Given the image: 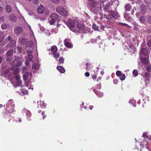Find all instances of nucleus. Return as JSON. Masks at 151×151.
Returning a JSON list of instances; mask_svg holds the SVG:
<instances>
[{
  "instance_id": "obj_31",
  "label": "nucleus",
  "mask_w": 151,
  "mask_h": 151,
  "mask_svg": "<svg viewBox=\"0 0 151 151\" xmlns=\"http://www.w3.org/2000/svg\"><path fill=\"white\" fill-rule=\"evenodd\" d=\"M124 16L125 20L129 22L131 21V18L129 16L128 14L127 13L125 14H124Z\"/></svg>"
},
{
  "instance_id": "obj_54",
  "label": "nucleus",
  "mask_w": 151,
  "mask_h": 151,
  "mask_svg": "<svg viewBox=\"0 0 151 151\" xmlns=\"http://www.w3.org/2000/svg\"><path fill=\"white\" fill-rule=\"evenodd\" d=\"M118 82V81L117 79H115L113 80V83L115 84H117Z\"/></svg>"
},
{
  "instance_id": "obj_23",
  "label": "nucleus",
  "mask_w": 151,
  "mask_h": 151,
  "mask_svg": "<svg viewBox=\"0 0 151 151\" xmlns=\"http://www.w3.org/2000/svg\"><path fill=\"white\" fill-rule=\"evenodd\" d=\"M57 68V70L61 73H63L65 72L64 68L61 66H58Z\"/></svg>"
},
{
  "instance_id": "obj_43",
  "label": "nucleus",
  "mask_w": 151,
  "mask_h": 151,
  "mask_svg": "<svg viewBox=\"0 0 151 151\" xmlns=\"http://www.w3.org/2000/svg\"><path fill=\"white\" fill-rule=\"evenodd\" d=\"M40 102V106L41 108H43V106L45 107L46 105V104L43 102H43H42L41 101Z\"/></svg>"
},
{
  "instance_id": "obj_27",
  "label": "nucleus",
  "mask_w": 151,
  "mask_h": 151,
  "mask_svg": "<svg viewBox=\"0 0 151 151\" xmlns=\"http://www.w3.org/2000/svg\"><path fill=\"white\" fill-rule=\"evenodd\" d=\"M86 70H91L92 68L91 67V65L88 62L86 63Z\"/></svg>"
},
{
  "instance_id": "obj_10",
  "label": "nucleus",
  "mask_w": 151,
  "mask_h": 151,
  "mask_svg": "<svg viewBox=\"0 0 151 151\" xmlns=\"http://www.w3.org/2000/svg\"><path fill=\"white\" fill-rule=\"evenodd\" d=\"M64 44L65 46L70 48L73 47L72 44L70 42V40L68 39H65L64 41Z\"/></svg>"
},
{
  "instance_id": "obj_21",
  "label": "nucleus",
  "mask_w": 151,
  "mask_h": 151,
  "mask_svg": "<svg viewBox=\"0 0 151 151\" xmlns=\"http://www.w3.org/2000/svg\"><path fill=\"white\" fill-rule=\"evenodd\" d=\"M93 91L99 97H101L103 96V93H102L98 91L95 89H93Z\"/></svg>"
},
{
  "instance_id": "obj_8",
  "label": "nucleus",
  "mask_w": 151,
  "mask_h": 151,
  "mask_svg": "<svg viewBox=\"0 0 151 151\" xmlns=\"http://www.w3.org/2000/svg\"><path fill=\"white\" fill-rule=\"evenodd\" d=\"M15 78L16 79V83L15 86L14 85V84L12 83V84L15 87L17 86L21 87L22 86V82L20 80V76L19 75H16L15 76Z\"/></svg>"
},
{
  "instance_id": "obj_25",
  "label": "nucleus",
  "mask_w": 151,
  "mask_h": 151,
  "mask_svg": "<svg viewBox=\"0 0 151 151\" xmlns=\"http://www.w3.org/2000/svg\"><path fill=\"white\" fill-rule=\"evenodd\" d=\"M33 69L35 70H37L39 69V65L38 64L36 63H34L32 66Z\"/></svg>"
},
{
  "instance_id": "obj_30",
  "label": "nucleus",
  "mask_w": 151,
  "mask_h": 151,
  "mask_svg": "<svg viewBox=\"0 0 151 151\" xmlns=\"http://www.w3.org/2000/svg\"><path fill=\"white\" fill-rule=\"evenodd\" d=\"M58 48L55 45L52 46L51 47V51L52 52H56L57 51Z\"/></svg>"
},
{
  "instance_id": "obj_28",
  "label": "nucleus",
  "mask_w": 151,
  "mask_h": 151,
  "mask_svg": "<svg viewBox=\"0 0 151 151\" xmlns=\"http://www.w3.org/2000/svg\"><path fill=\"white\" fill-rule=\"evenodd\" d=\"M125 7L126 11H130L132 8L131 7L130 4H126Z\"/></svg>"
},
{
  "instance_id": "obj_22",
  "label": "nucleus",
  "mask_w": 151,
  "mask_h": 151,
  "mask_svg": "<svg viewBox=\"0 0 151 151\" xmlns=\"http://www.w3.org/2000/svg\"><path fill=\"white\" fill-rule=\"evenodd\" d=\"M23 112L25 113L26 114V115L27 117H29L31 115V113L30 112L26 109L25 108H24L23 110Z\"/></svg>"
},
{
  "instance_id": "obj_1",
  "label": "nucleus",
  "mask_w": 151,
  "mask_h": 151,
  "mask_svg": "<svg viewBox=\"0 0 151 151\" xmlns=\"http://www.w3.org/2000/svg\"><path fill=\"white\" fill-rule=\"evenodd\" d=\"M66 24L70 29L75 32L83 33L86 32L85 26L79 24L76 20L68 19Z\"/></svg>"
},
{
  "instance_id": "obj_5",
  "label": "nucleus",
  "mask_w": 151,
  "mask_h": 151,
  "mask_svg": "<svg viewBox=\"0 0 151 151\" xmlns=\"http://www.w3.org/2000/svg\"><path fill=\"white\" fill-rule=\"evenodd\" d=\"M26 49L27 50V54L32 53L33 47V42L32 41H30L27 42Z\"/></svg>"
},
{
  "instance_id": "obj_35",
  "label": "nucleus",
  "mask_w": 151,
  "mask_h": 151,
  "mask_svg": "<svg viewBox=\"0 0 151 151\" xmlns=\"http://www.w3.org/2000/svg\"><path fill=\"white\" fill-rule=\"evenodd\" d=\"M140 22L142 23H144L145 22V19L143 17L141 16L139 18Z\"/></svg>"
},
{
  "instance_id": "obj_51",
  "label": "nucleus",
  "mask_w": 151,
  "mask_h": 151,
  "mask_svg": "<svg viewBox=\"0 0 151 151\" xmlns=\"http://www.w3.org/2000/svg\"><path fill=\"white\" fill-rule=\"evenodd\" d=\"M96 77L97 76L95 75L92 74V78L95 81L97 79Z\"/></svg>"
},
{
  "instance_id": "obj_40",
  "label": "nucleus",
  "mask_w": 151,
  "mask_h": 151,
  "mask_svg": "<svg viewBox=\"0 0 151 151\" xmlns=\"http://www.w3.org/2000/svg\"><path fill=\"white\" fill-rule=\"evenodd\" d=\"M120 77V80L122 81L125 80L126 76L125 75L124 73H122Z\"/></svg>"
},
{
  "instance_id": "obj_32",
  "label": "nucleus",
  "mask_w": 151,
  "mask_h": 151,
  "mask_svg": "<svg viewBox=\"0 0 151 151\" xmlns=\"http://www.w3.org/2000/svg\"><path fill=\"white\" fill-rule=\"evenodd\" d=\"M52 54L53 55V57L56 59H57L59 56V53H58L57 52H53Z\"/></svg>"
},
{
  "instance_id": "obj_58",
  "label": "nucleus",
  "mask_w": 151,
  "mask_h": 151,
  "mask_svg": "<svg viewBox=\"0 0 151 151\" xmlns=\"http://www.w3.org/2000/svg\"><path fill=\"white\" fill-rule=\"evenodd\" d=\"M33 13H34L33 11H32V12H28V14H29V15H30V16H32V15H33Z\"/></svg>"
},
{
  "instance_id": "obj_18",
  "label": "nucleus",
  "mask_w": 151,
  "mask_h": 151,
  "mask_svg": "<svg viewBox=\"0 0 151 151\" xmlns=\"http://www.w3.org/2000/svg\"><path fill=\"white\" fill-rule=\"evenodd\" d=\"M27 54H28V55L27 57V62H26L25 63L27 65H28V62L31 61L33 58V56L32 55L28 53Z\"/></svg>"
},
{
  "instance_id": "obj_62",
  "label": "nucleus",
  "mask_w": 151,
  "mask_h": 151,
  "mask_svg": "<svg viewBox=\"0 0 151 151\" xmlns=\"http://www.w3.org/2000/svg\"><path fill=\"white\" fill-rule=\"evenodd\" d=\"M15 59L16 61L17 62L19 60V59L17 57H15Z\"/></svg>"
},
{
  "instance_id": "obj_49",
  "label": "nucleus",
  "mask_w": 151,
  "mask_h": 151,
  "mask_svg": "<svg viewBox=\"0 0 151 151\" xmlns=\"http://www.w3.org/2000/svg\"><path fill=\"white\" fill-rule=\"evenodd\" d=\"M58 32V29L57 28H55L52 29V32H54L55 33H57Z\"/></svg>"
},
{
  "instance_id": "obj_52",
  "label": "nucleus",
  "mask_w": 151,
  "mask_h": 151,
  "mask_svg": "<svg viewBox=\"0 0 151 151\" xmlns=\"http://www.w3.org/2000/svg\"><path fill=\"white\" fill-rule=\"evenodd\" d=\"M147 44L148 46L151 47V40H148Z\"/></svg>"
},
{
  "instance_id": "obj_29",
  "label": "nucleus",
  "mask_w": 151,
  "mask_h": 151,
  "mask_svg": "<svg viewBox=\"0 0 151 151\" xmlns=\"http://www.w3.org/2000/svg\"><path fill=\"white\" fill-rule=\"evenodd\" d=\"M20 93L22 95H26L27 94L28 91L25 89H22L20 91Z\"/></svg>"
},
{
  "instance_id": "obj_56",
  "label": "nucleus",
  "mask_w": 151,
  "mask_h": 151,
  "mask_svg": "<svg viewBox=\"0 0 151 151\" xmlns=\"http://www.w3.org/2000/svg\"><path fill=\"white\" fill-rule=\"evenodd\" d=\"M16 49H17V50L18 51V52H20L21 51V48L20 47H17V48Z\"/></svg>"
},
{
  "instance_id": "obj_41",
  "label": "nucleus",
  "mask_w": 151,
  "mask_h": 151,
  "mask_svg": "<svg viewBox=\"0 0 151 151\" xmlns=\"http://www.w3.org/2000/svg\"><path fill=\"white\" fill-rule=\"evenodd\" d=\"M109 4H107L105 6H104V9L105 11H107L109 10Z\"/></svg>"
},
{
  "instance_id": "obj_47",
  "label": "nucleus",
  "mask_w": 151,
  "mask_h": 151,
  "mask_svg": "<svg viewBox=\"0 0 151 151\" xmlns=\"http://www.w3.org/2000/svg\"><path fill=\"white\" fill-rule=\"evenodd\" d=\"M133 74L135 76H137L138 74V71L136 70H133L132 72Z\"/></svg>"
},
{
  "instance_id": "obj_46",
  "label": "nucleus",
  "mask_w": 151,
  "mask_h": 151,
  "mask_svg": "<svg viewBox=\"0 0 151 151\" xmlns=\"http://www.w3.org/2000/svg\"><path fill=\"white\" fill-rule=\"evenodd\" d=\"M38 26H39L41 32H43L44 31L45 29L43 27L40 25V24H38Z\"/></svg>"
},
{
  "instance_id": "obj_34",
  "label": "nucleus",
  "mask_w": 151,
  "mask_h": 151,
  "mask_svg": "<svg viewBox=\"0 0 151 151\" xmlns=\"http://www.w3.org/2000/svg\"><path fill=\"white\" fill-rule=\"evenodd\" d=\"M129 102L130 104H132V105L134 106V107L135 106V104L136 103V101L135 100L133 99H131L129 101Z\"/></svg>"
},
{
  "instance_id": "obj_48",
  "label": "nucleus",
  "mask_w": 151,
  "mask_h": 151,
  "mask_svg": "<svg viewBox=\"0 0 151 151\" xmlns=\"http://www.w3.org/2000/svg\"><path fill=\"white\" fill-rule=\"evenodd\" d=\"M122 73H121V72L120 71L118 70L116 72V74L117 76L119 77H120L122 75Z\"/></svg>"
},
{
  "instance_id": "obj_6",
  "label": "nucleus",
  "mask_w": 151,
  "mask_h": 151,
  "mask_svg": "<svg viewBox=\"0 0 151 151\" xmlns=\"http://www.w3.org/2000/svg\"><path fill=\"white\" fill-rule=\"evenodd\" d=\"M57 12L61 15L65 16L67 15L68 12L62 6H59L56 8Z\"/></svg>"
},
{
  "instance_id": "obj_44",
  "label": "nucleus",
  "mask_w": 151,
  "mask_h": 151,
  "mask_svg": "<svg viewBox=\"0 0 151 151\" xmlns=\"http://www.w3.org/2000/svg\"><path fill=\"white\" fill-rule=\"evenodd\" d=\"M6 56H7V58L6 59V61H7V60H8V61H9V50L7 52L6 54Z\"/></svg>"
},
{
  "instance_id": "obj_3",
  "label": "nucleus",
  "mask_w": 151,
  "mask_h": 151,
  "mask_svg": "<svg viewBox=\"0 0 151 151\" xmlns=\"http://www.w3.org/2000/svg\"><path fill=\"white\" fill-rule=\"evenodd\" d=\"M22 72L23 74V78L28 81V83L31 79L32 74L29 72V70L26 67L22 68Z\"/></svg>"
},
{
  "instance_id": "obj_14",
  "label": "nucleus",
  "mask_w": 151,
  "mask_h": 151,
  "mask_svg": "<svg viewBox=\"0 0 151 151\" xmlns=\"http://www.w3.org/2000/svg\"><path fill=\"white\" fill-rule=\"evenodd\" d=\"M15 107V105L14 104V101L10 99V108H11V109H10V111L11 110V111H10V113H13L15 111V110L14 109V107Z\"/></svg>"
},
{
  "instance_id": "obj_2",
  "label": "nucleus",
  "mask_w": 151,
  "mask_h": 151,
  "mask_svg": "<svg viewBox=\"0 0 151 151\" xmlns=\"http://www.w3.org/2000/svg\"><path fill=\"white\" fill-rule=\"evenodd\" d=\"M141 139L143 140L142 141H141L140 144L138 143L136 139L135 138L136 142V145L135 148L138 150L139 149L140 151H141L142 149L145 146L147 145V141L146 140L147 139H148L149 140L151 139V138L150 137H148L146 134V133H144L143 135L141 137Z\"/></svg>"
},
{
  "instance_id": "obj_26",
  "label": "nucleus",
  "mask_w": 151,
  "mask_h": 151,
  "mask_svg": "<svg viewBox=\"0 0 151 151\" xmlns=\"http://www.w3.org/2000/svg\"><path fill=\"white\" fill-rule=\"evenodd\" d=\"M10 47H11V44L12 45L11 47H13L14 46L16 43V42L15 40H13V39L10 37Z\"/></svg>"
},
{
  "instance_id": "obj_37",
  "label": "nucleus",
  "mask_w": 151,
  "mask_h": 151,
  "mask_svg": "<svg viewBox=\"0 0 151 151\" xmlns=\"http://www.w3.org/2000/svg\"><path fill=\"white\" fill-rule=\"evenodd\" d=\"M8 26V24L3 23L1 25V27L3 29H5L7 28Z\"/></svg>"
},
{
  "instance_id": "obj_9",
  "label": "nucleus",
  "mask_w": 151,
  "mask_h": 151,
  "mask_svg": "<svg viewBox=\"0 0 151 151\" xmlns=\"http://www.w3.org/2000/svg\"><path fill=\"white\" fill-rule=\"evenodd\" d=\"M58 17V15L55 13L52 14L50 16V24H53L57 19Z\"/></svg>"
},
{
  "instance_id": "obj_63",
  "label": "nucleus",
  "mask_w": 151,
  "mask_h": 151,
  "mask_svg": "<svg viewBox=\"0 0 151 151\" xmlns=\"http://www.w3.org/2000/svg\"><path fill=\"white\" fill-rule=\"evenodd\" d=\"M46 33L47 34V35L48 36H50V32L48 31H47V32H46Z\"/></svg>"
},
{
  "instance_id": "obj_12",
  "label": "nucleus",
  "mask_w": 151,
  "mask_h": 151,
  "mask_svg": "<svg viewBox=\"0 0 151 151\" xmlns=\"http://www.w3.org/2000/svg\"><path fill=\"white\" fill-rule=\"evenodd\" d=\"M128 52L131 53H135V48L132 44H130L128 45Z\"/></svg>"
},
{
  "instance_id": "obj_17",
  "label": "nucleus",
  "mask_w": 151,
  "mask_h": 151,
  "mask_svg": "<svg viewBox=\"0 0 151 151\" xmlns=\"http://www.w3.org/2000/svg\"><path fill=\"white\" fill-rule=\"evenodd\" d=\"M44 10V6L42 5H40L37 8V12L38 13L41 14L43 12Z\"/></svg>"
},
{
  "instance_id": "obj_42",
  "label": "nucleus",
  "mask_w": 151,
  "mask_h": 151,
  "mask_svg": "<svg viewBox=\"0 0 151 151\" xmlns=\"http://www.w3.org/2000/svg\"><path fill=\"white\" fill-rule=\"evenodd\" d=\"M5 10L8 13L9 12V5H6L5 7Z\"/></svg>"
},
{
  "instance_id": "obj_45",
  "label": "nucleus",
  "mask_w": 151,
  "mask_h": 151,
  "mask_svg": "<svg viewBox=\"0 0 151 151\" xmlns=\"http://www.w3.org/2000/svg\"><path fill=\"white\" fill-rule=\"evenodd\" d=\"M10 19L12 21L14 22L16 20V17L15 16H12L10 17Z\"/></svg>"
},
{
  "instance_id": "obj_19",
  "label": "nucleus",
  "mask_w": 151,
  "mask_h": 151,
  "mask_svg": "<svg viewBox=\"0 0 151 151\" xmlns=\"http://www.w3.org/2000/svg\"><path fill=\"white\" fill-rule=\"evenodd\" d=\"M141 62L143 64H147L148 63L149 60L148 58H140Z\"/></svg>"
},
{
  "instance_id": "obj_53",
  "label": "nucleus",
  "mask_w": 151,
  "mask_h": 151,
  "mask_svg": "<svg viewBox=\"0 0 151 151\" xmlns=\"http://www.w3.org/2000/svg\"><path fill=\"white\" fill-rule=\"evenodd\" d=\"M51 2L55 4L58 3L59 2V0H51Z\"/></svg>"
},
{
  "instance_id": "obj_11",
  "label": "nucleus",
  "mask_w": 151,
  "mask_h": 151,
  "mask_svg": "<svg viewBox=\"0 0 151 151\" xmlns=\"http://www.w3.org/2000/svg\"><path fill=\"white\" fill-rule=\"evenodd\" d=\"M139 53L140 55H143L146 57L148 56V50L146 48H142L141 49Z\"/></svg>"
},
{
  "instance_id": "obj_4",
  "label": "nucleus",
  "mask_w": 151,
  "mask_h": 151,
  "mask_svg": "<svg viewBox=\"0 0 151 151\" xmlns=\"http://www.w3.org/2000/svg\"><path fill=\"white\" fill-rule=\"evenodd\" d=\"M109 14L108 15L104 14V17L108 20L111 19H116L119 16L118 13L116 11H108Z\"/></svg>"
},
{
  "instance_id": "obj_38",
  "label": "nucleus",
  "mask_w": 151,
  "mask_h": 151,
  "mask_svg": "<svg viewBox=\"0 0 151 151\" xmlns=\"http://www.w3.org/2000/svg\"><path fill=\"white\" fill-rule=\"evenodd\" d=\"M92 27L94 30L96 31H99L98 26L95 24H93L92 25Z\"/></svg>"
},
{
  "instance_id": "obj_39",
  "label": "nucleus",
  "mask_w": 151,
  "mask_h": 151,
  "mask_svg": "<svg viewBox=\"0 0 151 151\" xmlns=\"http://www.w3.org/2000/svg\"><path fill=\"white\" fill-rule=\"evenodd\" d=\"M119 24L121 26H126L129 28H131V27L130 26L125 23H119Z\"/></svg>"
},
{
  "instance_id": "obj_36",
  "label": "nucleus",
  "mask_w": 151,
  "mask_h": 151,
  "mask_svg": "<svg viewBox=\"0 0 151 151\" xmlns=\"http://www.w3.org/2000/svg\"><path fill=\"white\" fill-rule=\"evenodd\" d=\"M146 70L147 72L150 73L151 72V65H148L146 68Z\"/></svg>"
},
{
  "instance_id": "obj_64",
  "label": "nucleus",
  "mask_w": 151,
  "mask_h": 151,
  "mask_svg": "<svg viewBox=\"0 0 151 151\" xmlns=\"http://www.w3.org/2000/svg\"><path fill=\"white\" fill-rule=\"evenodd\" d=\"M3 8L2 6H0V12H2L3 11Z\"/></svg>"
},
{
  "instance_id": "obj_61",
  "label": "nucleus",
  "mask_w": 151,
  "mask_h": 151,
  "mask_svg": "<svg viewBox=\"0 0 151 151\" xmlns=\"http://www.w3.org/2000/svg\"><path fill=\"white\" fill-rule=\"evenodd\" d=\"M45 112L43 111L42 113V116H43V119L46 117V116L45 115H44V114H45Z\"/></svg>"
},
{
  "instance_id": "obj_16",
  "label": "nucleus",
  "mask_w": 151,
  "mask_h": 151,
  "mask_svg": "<svg viewBox=\"0 0 151 151\" xmlns=\"http://www.w3.org/2000/svg\"><path fill=\"white\" fill-rule=\"evenodd\" d=\"M4 76L6 79L8 80L9 77V68H8L4 72Z\"/></svg>"
},
{
  "instance_id": "obj_59",
  "label": "nucleus",
  "mask_w": 151,
  "mask_h": 151,
  "mask_svg": "<svg viewBox=\"0 0 151 151\" xmlns=\"http://www.w3.org/2000/svg\"><path fill=\"white\" fill-rule=\"evenodd\" d=\"M4 20V17L3 16L0 18V21L3 22Z\"/></svg>"
},
{
  "instance_id": "obj_13",
  "label": "nucleus",
  "mask_w": 151,
  "mask_h": 151,
  "mask_svg": "<svg viewBox=\"0 0 151 151\" xmlns=\"http://www.w3.org/2000/svg\"><path fill=\"white\" fill-rule=\"evenodd\" d=\"M143 76V78H145V81L146 82V81H148L150 79L151 75L150 73L145 72Z\"/></svg>"
},
{
  "instance_id": "obj_55",
  "label": "nucleus",
  "mask_w": 151,
  "mask_h": 151,
  "mask_svg": "<svg viewBox=\"0 0 151 151\" xmlns=\"http://www.w3.org/2000/svg\"><path fill=\"white\" fill-rule=\"evenodd\" d=\"M148 22L150 24H151V16H150L147 19Z\"/></svg>"
},
{
  "instance_id": "obj_15",
  "label": "nucleus",
  "mask_w": 151,
  "mask_h": 151,
  "mask_svg": "<svg viewBox=\"0 0 151 151\" xmlns=\"http://www.w3.org/2000/svg\"><path fill=\"white\" fill-rule=\"evenodd\" d=\"M22 30V28L21 27H16L14 29V32L15 34H18L21 33Z\"/></svg>"
},
{
  "instance_id": "obj_50",
  "label": "nucleus",
  "mask_w": 151,
  "mask_h": 151,
  "mask_svg": "<svg viewBox=\"0 0 151 151\" xmlns=\"http://www.w3.org/2000/svg\"><path fill=\"white\" fill-rule=\"evenodd\" d=\"M101 88V84H99L96 85V88L98 89H100Z\"/></svg>"
},
{
  "instance_id": "obj_20",
  "label": "nucleus",
  "mask_w": 151,
  "mask_h": 151,
  "mask_svg": "<svg viewBox=\"0 0 151 151\" xmlns=\"http://www.w3.org/2000/svg\"><path fill=\"white\" fill-rule=\"evenodd\" d=\"M98 5V2L95 1H92L90 3L91 6L92 7H95Z\"/></svg>"
},
{
  "instance_id": "obj_60",
  "label": "nucleus",
  "mask_w": 151,
  "mask_h": 151,
  "mask_svg": "<svg viewBox=\"0 0 151 151\" xmlns=\"http://www.w3.org/2000/svg\"><path fill=\"white\" fill-rule=\"evenodd\" d=\"M85 75L86 77H88L90 75V74L89 72H87L85 73Z\"/></svg>"
},
{
  "instance_id": "obj_57",
  "label": "nucleus",
  "mask_w": 151,
  "mask_h": 151,
  "mask_svg": "<svg viewBox=\"0 0 151 151\" xmlns=\"http://www.w3.org/2000/svg\"><path fill=\"white\" fill-rule=\"evenodd\" d=\"M38 0H33V3L35 4H37L38 3Z\"/></svg>"
},
{
  "instance_id": "obj_7",
  "label": "nucleus",
  "mask_w": 151,
  "mask_h": 151,
  "mask_svg": "<svg viewBox=\"0 0 151 151\" xmlns=\"http://www.w3.org/2000/svg\"><path fill=\"white\" fill-rule=\"evenodd\" d=\"M15 65H12L11 67V69L13 70V73L15 75L17 74L20 71V69L18 68L17 66H20L22 65V63L21 62H17L15 63Z\"/></svg>"
},
{
  "instance_id": "obj_24",
  "label": "nucleus",
  "mask_w": 151,
  "mask_h": 151,
  "mask_svg": "<svg viewBox=\"0 0 151 151\" xmlns=\"http://www.w3.org/2000/svg\"><path fill=\"white\" fill-rule=\"evenodd\" d=\"M20 43L22 45H25L27 42V40L25 38H23L20 40Z\"/></svg>"
},
{
  "instance_id": "obj_33",
  "label": "nucleus",
  "mask_w": 151,
  "mask_h": 151,
  "mask_svg": "<svg viewBox=\"0 0 151 151\" xmlns=\"http://www.w3.org/2000/svg\"><path fill=\"white\" fill-rule=\"evenodd\" d=\"M64 61V58L62 57H60L59 58V64H63Z\"/></svg>"
}]
</instances>
